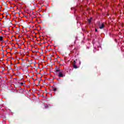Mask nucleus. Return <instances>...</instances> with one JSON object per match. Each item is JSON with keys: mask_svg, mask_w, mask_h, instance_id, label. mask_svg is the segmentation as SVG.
I'll return each instance as SVG.
<instances>
[{"mask_svg": "<svg viewBox=\"0 0 124 124\" xmlns=\"http://www.w3.org/2000/svg\"><path fill=\"white\" fill-rule=\"evenodd\" d=\"M56 72H59V77H63V76H64V75H63V71H62V70L57 69Z\"/></svg>", "mask_w": 124, "mask_h": 124, "instance_id": "f257e3e1", "label": "nucleus"}, {"mask_svg": "<svg viewBox=\"0 0 124 124\" xmlns=\"http://www.w3.org/2000/svg\"><path fill=\"white\" fill-rule=\"evenodd\" d=\"M104 27H105V26H104V23H101V24L99 25V29H100V30H102V29H104Z\"/></svg>", "mask_w": 124, "mask_h": 124, "instance_id": "f03ea898", "label": "nucleus"}, {"mask_svg": "<svg viewBox=\"0 0 124 124\" xmlns=\"http://www.w3.org/2000/svg\"><path fill=\"white\" fill-rule=\"evenodd\" d=\"M0 41H3V37L0 36Z\"/></svg>", "mask_w": 124, "mask_h": 124, "instance_id": "7ed1b4c3", "label": "nucleus"}, {"mask_svg": "<svg viewBox=\"0 0 124 124\" xmlns=\"http://www.w3.org/2000/svg\"><path fill=\"white\" fill-rule=\"evenodd\" d=\"M92 19H93V18H91V19L88 20V22L89 23V24H90L91 22H92Z\"/></svg>", "mask_w": 124, "mask_h": 124, "instance_id": "20e7f679", "label": "nucleus"}, {"mask_svg": "<svg viewBox=\"0 0 124 124\" xmlns=\"http://www.w3.org/2000/svg\"><path fill=\"white\" fill-rule=\"evenodd\" d=\"M74 68H78L76 65L74 64Z\"/></svg>", "mask_w": 124, "mask_h": 124, "instance_id": "39448f33", "label": "nucleus"}, {"mask_svg": "<svg viewBox=\"0 0 124 124\" xmlns=\"http://www.w3.org/2000/svg\"><path fill=\"white\" fill-rule=\"evenodd\" d=\"M53 91L54 92H56V91H57V88H53Z\"/></svg>", "mask_w": 124, "mask_h": 124, "instance_id": "423d86ee", "label": "nucleus"}, {"mask_svg": "<svg viewBox=\"0 0 124 124\" xmlns=\"http://www.w3.org/2000/svg\"><path fill=\"white\" fill-rule=\"evenodd\" d=\"M48 107H49V106L46 105V106H45L46 109L47 108H48Z\"/></svg>", "mask_w": 124, "mask_h": 124, "instance_id": "0eeeda50", "label": "nucleus"}, {"mask_svg": "<svg viewBox=\"0 0 124 124\" xmlns=\"http://www.w3.org/2000/svg\"><path fill=\"white\" fill-rule=\"evenodd\" d=\"M20 85H21V86H23V85H24V83H23V82H20Z\"/></svg>", "mask_w": 124, "mask_h": 124, "instance_id": "6e6552de", "label": "nucleus"}, {"mask_svg": "<svg viewBox=\"0 0 124 124\" xmlns=\"http://www.w3.org/2000/svg\"><path fill=\"white\" fill-rule=\"evenodd\" d=\"M95 31H97V29H95Z\"/></svg>", "mask_w": 124, "mask_h": 124, "instance_id": "1a4fd4ad", "label": "nucleus"}, {"mask_svg": "<svg viewBox=\"0 0 124 124\" xmlns=\"http://www.w3.org/2000/svg\"><path fill=\"white\" fill-rule=\"evenodd\" d=\"M74 63H76V62L74 61Z\"/></svg>", "mask_w": 124, "mask_h": 124, "instance_id": "9d476101", "label": "nucleus"}]
</instances>
